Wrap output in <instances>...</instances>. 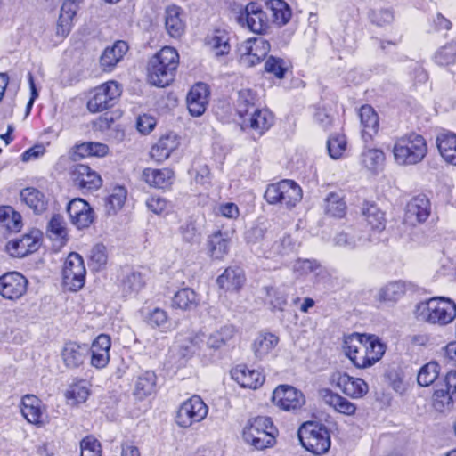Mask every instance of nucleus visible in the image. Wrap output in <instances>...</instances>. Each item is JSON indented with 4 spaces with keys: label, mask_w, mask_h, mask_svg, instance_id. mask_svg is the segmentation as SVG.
<instances>
[{
    "label": "nucleus",
    "mask_w": 456,
    "mask_h": 456,
    "mask_svg": "<svg viewBox=\"0 0 456 456\" xmlns=\"http://www.w3.org/2000/svg\"><path fill=\"white\" fill-rule=\"evenodd\" d=\"M385 159L384 152L379 149L365 148L361 154V165L372 175L383 169Z\"/></svg>",
    "instance_id": "obj_38"
},
{
    "label": "nucleus",
    "mask_w": 456,
    "mask_h": 456,
    "mask_svg": "<svg viewBox=\"0 0 456 456\" xmlns=\"http://www.w3.org/2000/svg\"><path fill=\"white\" fill-rule=\"evenodd\" d=\"M110 338L108 335H99L92 344L91 364L98 369L105 367L110 361Z\"/></svg>",
    "instance_id": "obj_27"
},
{
    "label": "nucleus",
    "mask_w": 456,
    "mask_h": 456,
    "mask_svg": "<svg viewBox=\"0 0 456 456\" xmlns=\"http://www.w3.org/2000/svg\"><path fill=\"white\" fill-rule=\"evenodd\" d=\"M252 113L249 112L248 118H244V124L249 125V126L257 131L259 134H263L265 131L269 129L273 125V117L267 110H257L254 109Z\"/></svg>",
    "instance_id": "obj_40"
},
{
    "label": "nucleus",
    "mask_w": 456,
    "mask_h": 456,
    "mask_svg": "<svg viewBox=\"0 0 456 456\" xmlns=\"http://www.w3.org/2000/svg\"><path fill=\"white\" fill-rule=\"evenodd\" d=\"M121 86L115 81H109L96 87L87 102L90 112H100L112 107L121 95Z\"/></svg>",
    "instance_id": "obj_11"
},
{
    "label": "nucleus",
    "mask_w": 456,
    "mask_h": 456,
    "mask_svg": "<svg viewBox=\"0 0 456 456\" xmlns=\"http://www.w3.org/2000/svg\"><path fill=\"white\" fill-rule=\"evenodd\" d=\"M364 344H366V354L369 358L370 366L379 361L386 351V346L375 335L362 334Z\"/></svg>",
    "instance_id": "obj_47"
},
{
    "label": "nucleus",
    "mask_w": 456,
    "mask_h": 456,
    "mask_svg": "<svg viewBox=\"0 0 456 456\" xmlns=\"http://www.w3.org/2000/svg\"><path fill=\"white\" fill-rule=\"evenodd\" d=\"M128 51L126 42L118 40L111 46L106 47L100 58L101 67L104 71H110L124 58Z\"/></svg>",
    "instance_id": "obj_30"
},
{
    "label": "nucleus",
    "mask_w": 456,
    "mask_h": 456,
    "mask_svg": "<svg viewBox=\"0 0 456 456\" xmlns=\"http://www.w3.org/2000/svg\"><path fill=\"white\" fill-rule=\"evenodd\" d=\"M174 173L169 168L154 169L145 168L142 171V179L151 187L165 189L171 185Z\"/></svg>",
    "instance_id": "obj_36"
},
{
    "label": "nucleus",
    "mask_w": 456,
    "mask_h": 456,
    "mask_svg": "<svg viewBox=\"0 0 456 456\" xmlns=\"http://www.w3.org/2000/svg\"><path fill=\"white\" fill-rule=\"evenodd\" d=\"M327 148L332 159H338L341 158L346 149L345 135L338 134L330 137L327 142Z\"/></svg>",
    "instance_id": "obj_61"
},
{
    "label": "nucleus",
    "mask_w": 456,
    "mask_h": 456,
    "mask_svg": "<svg viewBox=\"0 0 456 456\" xmlns=\"http://www.w3.org/2000/svg\"><path fill=\"white\" fill-rule=\"evenodd\" d=\"M318 394L325 404L338 413L353 416L356 411L357 407L354 403L329 388H322Z\"/></svg>",
    "instance_id": "obj_23"
},
{
    "label": "nucleus",
    "mask_w": 456,
    "mask_h": 456,
    "mask_svg": "<svg viewBox=\"0 0 456 456\" xmlns=\"http://www.w3.org/2000/svg\"><path fill=\"white\" fill-rule=\"evenodd\" d=\"M249 243H260V248L266 257L284 256L293 251L295 243L289 235H278L273 230L265 231L261 227H254L247 233Z\"/></svg>",
    "instance_id": "obj_2"
},
{
    "label": "nucleus",
    "mask_w": 456,
    "mask_h": 456,
    "mask_svg": "<svg viewBox=\"0 0 456 456\" xmlns=\"http://www.w3.org/2000/svg\"><path fill=\"white\" fill-rule=\"evenodd\" d=\"M428 153V145L423 136L415 133L397 138L393 147L395 161L400 166L416 165Z\"/></svg>",
    "instance_id": "obj_3"
},
{
    "label": "nucleus",
    "mask_w": 456,
    "mask_h": 456,
    "mask_svg": "<svg viewBox=\"0 0 456 456\" xmlns=\"http://www.w3.org/2000/svg\"><path fill=\"white\" fill-rule=\"evenodd\" d=\"M47 232L51 239L65 240L68 232L63 216L60 215L53 216L48 224Z\"/></svg>",
    "instance_id": "obj_55"
},
{
    "label": "nucleus",
    "mask_w": 456,
    "mask_h": 456,
    "mask_svg": "<svg viewBox=\"0 0 456 456\" xmlns=\"http://www.w3.org/2000/svg\"><path fill=\"white\" fill-rule=\"evenodd\" d=\"M456 401V370L449 371L433 394L432 405L438 412L450 411Z\"/></svg>",
    "instance_id": "obj_13"
},
{
    "label": "nucleus",
    "mask_w": 456,
    "mask_h": 456,
    "mask_svg": "<svg viewBox=\"0 0 456 456\" xmlns=\"http://www.w3.org/2000/svg\"><path fill=\"white\" fill-rule=\"evenodd\" d=\"M80 3L81 2L78 0H66L62 4L56 28L58 37H65L69 34L72 28L73 18L78 10Z\"/></svg>",
    "instance_id": "obj_29"
},
{
    "label": "nucleus",
    "mask_w": 456,
    "mask_h": 456,
    "mask_svg": "<svg viewBox=\"0 0 456 456\" xmlns=\"http://www.w3.org/2000/svg\"><path fill=\"white\" fill-rule=\"evenodd\" d=\"M90 395L89 387L86 381L82 380L69 387L66 392V398L72 405L85 403Z\"/></svg>",
    "instance_id": "obj_52"
},
{
    "label": "nucleus",
    "mask_w": 456,
    "mask_h": 456,
    "mask_svg": "<svg viewBox=\"0 0 456 456\" xmlns=\"http://www.w3.org/2000/svg\"><path fill=\"white\" fill-rule=\"evenodd\" d=\"M325 210L328 214L335 217H341L346 211V203L336 193H330L326 198Z\"/></svg>",
    "instance_id": "obj_57"
},
{
    "label": "nucleus",
    "mask_w": 456,
    "mask_h": 456,
    "mask_svg": "<svg viewBox=\"0 0 456 456\" xmlns=\"http://www.w3.org/2000/svg\"><path fill=\"white\" fill-rule=\"evenodd\" d=\"M71 222L78 228H86L94 221V211L83 199L77 198L69 201L67 207Z\"/></svg>",
    "instance_id": "obj_21"
},
{
    "label": "nucleus",
    "mask_w": 456,
    "mask_h": 456,
    "mask_svg": "<svg viewBox=\"0 0 456 456\" xmlns=\"http://www.w3.org/2000/svg\"><path fill=\"white\" fill-rule=\"evenodd\" d=\"M147 322L153 328H158L162 331H167L171 323L167 311L159 307H155L147 315Z\"/></svg>",
    "instance_id": "obj_53"
},
{
    "label": "nucleus",
    "mask_w": 456,
    "mask_h": 456,
    "mask_svg": "<svg viewBox=\"0 0 456 456\" xmlns=\"http://www.w3.org/2000/svg\"><path fill=\"white\" fill-rule=\"evenodd\" d=\"M359 118L362 127V138L367 142L378 133L379 117L371 106L364 105L360 109Z\"/></svg>",
    "instance_id": "obj_35"
},
{
    "label": "nucleus",
    "mask_w": 456,
    "mask_h": 456,
    "mask_svg": "<svg viewBox=\"0 0 456 456\" xmlns=\"http://www.w3.org/2000/svg\"><path fill=\"white\" fill-rule=\"evenodd\" d=\"M146 205L149 210L157 215H160L166 212L169 208L168 202L165 199L159 196H151L149 198Z\"/></svg>",
    "instance_id": "obj_63"
},
{
    "label": "nucleus",
    "mask_w": 456,
    "mask_h": 456,
    "mask_svg": "<svg viewBox=\"0 0 456 456\" xmlns=\"http://www.w3.org/2000/svg\"><path fill=\"white\" fill-rule=\"evenodd\" d=\"M237 22L256 34H264L270 28V20L263 6L256 2L248 3L237 16Z\"/></svg>",
    "instance_id": "obj_8"
},
{
    "label": "nucleus",
    "mask_w": 456,
    "mask_h": 456,
    "mask_svg": "<svg viewBox=\"0 0 456 456\" xmlns=\"http://www.w3.org/2000/svg\"><path fill=\"white\" fill-rule=\"evenodd\" d=\"M439 365L436 362H430L425 364L419 371L418 383L422 387L431 385L439 375Z\"/></svg>",
    "instance_id": "obj_56"
},
{
    "label": "nucleus",
    "mask_w": 456,
    "mask_h": 456,
    "mask_svg": "<svg viewBox=\"0 0 456 456\" xmlns=\"http://www.w3.org/2000/svg\"><path fill=\"white\" fill-rule=\"evenodd\" d=\"M298 439L304 448L314 454H323L330 447V435L326 428L305 422L297 431Z\"/></svg>",
    "instance_id": "obj_6"
},
{
    "label": "nucleus",
    "mask_w": 456,
    "mask_h": 456,
    "mask_svg": "<svg viewBox=\"0 0 456 456\" xmlns=\"http://www.w3.org/2000/svg\"><path fill=\"white\" fill-rule=\"evenodd\" d=\"M86 275L83 257L76 252L69 253L62 268L63 286L70 291H77L84 287Z\"/></svg>",
    "instance_id": "obj_9"
},
{
    "label": "nucleus",
    "mask_w": 456,
    "mask_h": 456,
    "mask_svg": "<svg viewBox=\"0 0 456 456\" xmlns=\"http://www.w3.org/2000/svg\"><path fill=\"white\" fill-rule=\"evenodd\" d=\"M272 401L281 410L290 411L300 409L305 403L304 394L289 385H280L273 392Z\"/></svg>",
    "instance_id": "obj_15"
},
{
    "label": "nucleus",
    "mask_w": 456,
    "mask_h": 456,
    "mask_svg": "<svg viewBox=\"0 0 456 456\" xmlns=\"http://www.w3.org/2000/svg\"><path fill=\"white\" fill-rule=\"evenodd\" d=\"M366 350L362 334H354L346 338L345 354L357 368L370 367Z\"/></svg>",
    "instance_id": "obj_19"
},
{
    "label": "nucleus",
    "mask_w": 456,
    "mask_h": 456,
    "mask_svg": "<svg viewBox=\"0 0 456 456\" xmlns=\"http://www.w3.org/2000/svg\"><path fill=\"white\" fill-rule=\"evenodd\" d=\"M418 317L432 324L445 325L456 317V305L447 297H433L417 308Z\"/></svg>",
    "instance_id": "obj_5"
},
{
    "label": "nucleus",
    "mask_w": 456,
    "mask_h": 456,
    "mask_svg": "<svg viewBox=\"0 0 456 456\" xmlns=\"http://www.w3.org/2000/svg\"><path fill=\"white\" fill-rule=\"evenodd\" d=\"M70 175L74 184L81 190L94 191L102 185L101 176L88 166L75 165Z\"/></svg>",
    "instance_id": "obj_20"
},
{
    "label": "nucleus",
    "mask_w": 456,
    "mask_h": 456,
    "mask_svg": "<svg viewBox=\"0 0 456 456\" xmlns=\"http://www.w3.org/2000/svg\"><path fill=\"white\" fill-rule=\"evenodd\" d=\"M219 287L227 291L239 290L245 282L243 271L239 267H228L216 280Z\"/></svg>",
    "instance_id": "obj_37"
},
{
    "label": "nucleus",
    "mask_w": 456,
    "mask_h": 456,
    "mask_svg": "<svg viewBox=\"0 0 456 456\" xmlns=\"http://www.w3.org/2000/svg\"><path fill=\"white\" fill-rule=\"evenodd\" d=\"M208 408L199 395H192L179 407L175 422L181 428H190L202 421L208 415Z\"/></svg>",
    "instance_id": "obj_10"
},
{
    "label": "nucleus",
    "mask_w": 456,
    "mask_h": 456,
    "mask_svg": "<svg viewBox=\"0 0 456 456\" xmlns=\"http://www.w3.org/2000/svg\"><path fill=\"white\" fill-rule=\"evenodd\" d=\"M279 338L273 333H261L253 342L252 349L258 359L266 357L278 345Z\"/></svg>",
    "instance_id": "obj_41"
},
{
    "label": "nucleus",
    "mask_w": 456,
    "mask_h": 456,
    "mask_svg": "<svg viewBox=\"0 0 456 456\" xmlns=\"http://www.w3.org/2000/svg\"><path fill=\"white\" fill-rule=\"evenodd\" d=\"M209 91L204 83L194 85L187 95V107L190 114L194 117L201 116L208 102Z\"/></svg>",
    "instance_id": "obj_22"
},
{
    "label": "nucleus",
    "mask_w": 456,
    "mask_h": 456,
    "mask_svg": "<svg viewBox=\"0 0 456 456\" xmlns=\"http://www.w3.org/2000/svg\"><path fill=\"white\" fill-rule=\"evenodd\" d=\"M431 211L430 202L424 195L411 199L405 209L403 222L405 224L415 227L428 218Z\"/></svg>",
    "instance_id": "obj_17"
},
{
    "label": "nucleus",
    "mask_w": 456,
    "mask_h": 456,
    "mask_svg": "<svg viewBox=\"0 0 456 456\" xmlns=\"http://www.w3.org/2000/svg\"><path fill=\"white\" fill-rule=\"evenodd\" d=\"M80 456H102L101 443L92 436L84 437L80 441Z\"/></svg>",
    "instance_id": "obj_60"
},
{
    "label": "nucleus",
    "mask_w": 456,
    "mask_h": 456,
    "mask_svg": "<svg viewBox=\"0 0 456 456\" xmlns=\"http://www.w3.org/2000/svg\"><path fill=\"white\" fill-rule=\"evenodd\" d=\"M126 199V191L124 187L118 186L115 187L112 190V192L109 196L107 200L106 208L108 209V212L110 214L116 213L118 210H119Z\"/></svg>",
    "instance_id": "obj_58"
},
{
    "label": "nucleus",
    "mask_w": 456,
    "mask_h": 456,
    "mask_svg": "<svg viewBox=\"0 0 456 456\" xmlns=\"http://www.w3.org/2000/svg\"><path fill=\"white\" fill-rule=\"evenodd\" d=\"M28 289V280L20 273L10 272L0 276V295L8 300H18Z\"/></svg>",
    "instance_id": "obj_16"
},
{
    "label": "nucleus",
    "mask_w": 456,
    "mask_h": 456,
    "mask_svg": "<svg viewBox=\"0 0 456 456\" xmlns=\"http://www.w3.org/2000/svg\"><path fill=\"white\" fill-rule=\"evenodd\" d=\"M41 232L31 231L20 239L11 240L6 245V250L13 257H24L37 250L40 245Z\"/></svg>",
    "instance_id": "obj_18"
},
{
    "label": "nucleus",
    "mask_w": 456,
    "mask_h": 456,
    "mask_svg": "<svg viewBox=\"0 0 456 456\" xmlns=\"http://www.w3.org/2000/svg\"><path fill=\"white\" fill-rule=\"evenodd\" d=\"M165 27L168 35L180 37L185 30L184 13L178 6H168L165 12Z\"/></svg>",
    "instance_id": "obj_31"
},
{
    "label": "nucleus",
    "mask_w": 456,
    "mask_h": 456,
    "mask_svg": "<svg viewBox=\"0 0 456 456\" xmlns=\"http://www.w3.org/2000/svg\"><path fill=\"white\" fill-rule=\"evenodd\" d=\"M269 204H281L289 208L302 199L301 188L292 180L269 184L265 192Z\"/></svg>",
    "instance_id": "obj_7"
},
{
    "label": "nucleus",
    "mask_w": 456,
    "mask_h": 456,
    "mask_svg": "<svg viewBox=\"0 0 456 456\" xmlns=\"http://www.w3.org/2000/svg\"><path fill=\"white\" fill-rule=\"evenodd\" d=\"M236 330L232 325L222 327L219 330L211 333L206 341L208 347L218 349L227 344L235 336Z\"/></svg>",
    "instance_id": "obj_49"
},
{
    "label": "nucleus",
    "mask_w": 456,
    "mask_h": 456,
    "mask_svg": "<svg viewBox=\"0 0 456 456\" xmlns=\"http://www.w3.org/2000/svg\"><path fill=\"white\" fill-rule=\"evenodd\" d=\"M145 285V279L140 272L127 271L121 280V289L126 296L137 294Z\"/></svg>",
    "instance_id": "obj_45"
},
{
    "label": "nucleus",
    "mask_w": 456,
    "mask_h": 456,
    "mask_svg": "<svg viewBox=\"0 0 456 456\" xmlns=\"http://www.w3.org/2000/svg\"><path fill=\"white\" fill-rule=\"evenodd\" d=\"M20 411L26 420L37 427H42L44 410L41 401L34 395H26L21 399Z\"/></svg>",
    "instance_id": "obj_26"
},
{
    "label": "nucleus",
    "mask_w": 456,
    "mask_h": 456,
    "mask_svg": "<svg viewBox=\"0 0 456 456\" xmlns=\"http://www.w3.org/2000/svg\"><path fill=\"white\" fill-rule=\"evenodd\" d=\"M265 69L267 72L273 73L278 78H282L287 70L285 61L282 59L273 56H270L267 59Z\"/></svg>",
    "instance_id": "obj_62"
},
{
    "label": "nucleus",
    "mask_w": 456,
    "mask_h": 456,
    "mask_svg": "<svg viewBox=\"0 0 456 456\" xmlns=\"http://www.w3.org/2000/svg\"><path fill=\"white\" fill-rule=\"evenodd\" d=\"M278 431L271 418L257 416L248 421L242 433L244 441L256 450L272 447Z\"/></svg>",
    "instance_id": "obj_4"
},
{
    "label": "nucleus",
    "mask_w": 456,
    "mask_h": 456,
    "mask_svg": "<svg viewBox=\"0 0 456 456\" xmlns=\"http://www.w3.org/2000/svg\"><path fill=\"white\" fill-rule=\"evenodd\" d=\"M265 7L272 12L273 21L279 27L286 25L291 19V10L283 0H267Z\"/></svg>",
    "instance_id": "obj_42"
},
{
    "label": "nucleus",
    "mask_w": 456,
    "mask_h": 456,
    "mask_svg": "<svg viewBox=\"0 0 456 456\" xmlns=\"http://www.w3.org/2000/svg\"><path fill=\"white\" fill-rule=\"evenodd\" d=\"M229 41V32L224 28H216L210 31L205 38L206 45L209 47L216 56L229 53L231 49Z\"/></svg>",
    "instance_id": "obj_33"
},
{
    "label": "nucleus",
    "mask_w": 456,
    "mask_h": 456,
    "mask_svg": "<svg viewBox=\"0 0 456 456\" xmlns=\"http://www.w3.org/2000/svg\"><path fill=\"white\" fill-rule=\"evenodd\" d=\"M156 126V120L150 115H141L136 121L137 130L142 134H150Z\"/></svg>",
    "instance_id": "obj_64"
},
{
    "label": "nucleus",
    "mask_w": 456,
    "mask_h": 456,
    "mask_svg": "<svg viewBox=\"0 0 456 456\" xmlns=\"http://www.w3.org/2000/svg\"><path fill=\"white\" fill-rule=\"evenodd\" d=\"M90 348L86 344L67 342L61 350V358L66 367L74 369L79 367L86 359Z\"/></svg>",
    "instance_id": "obj_24"
},
{
    "label": "nucleus",
    "mask_w": 456,
    "mask_h": 456,
    "mask_svg": "<svg viewBox=\"0 0 456 456\" xmlns=\"http://www.w3.org/2000/svg\"><path fill=\"white\" fill-rule=\"evenodd\" d=\"M178 61L179 55L175 48L163 47L149 61V82L159 87L168 86L174 79Z\"/></svg>",
    "instance_id": "obj_1"
},
{
    "label": "nucleus",
    "mask_w": 456,
    "mask_h": 456,
    "mask_svg": "<svg viewBox=\"0 0 456 456\" xmlns=\"http://www.w3.org/2000/svg\"><path fill=\"white\" fill-rule=\"evenodd\" d=\"M362 215L372 230L381 232L386 228V214L376 203L365 201L362 207Z\"/></svg>",
    "instance_id": "obj_34"
},
{
    "label": "nucleus",
    "mask_w": 456,
    "mask_h": 456,
    "mask_svg": "<svg viewBox=\"0 0 456 456\" xmlns=\"http://www.w3.org/2000/svg\"><path fill=\"white\" fill-rule=\"evenodd\" d=\"M232 378L241 387L257 389L265 382V376L257 370H250L245 365H238L231 371Z\"/></svg>",
    "instance_id": "obj_25"
},
{
    "label": "nucleus",
    "mask_w": 456,
    "mask_h": 456,
    "mask_svg": "<svg viewBox=\"0 0 456 456\" xmlns=\"http://www.w3.org/2000/svg\"><path fill=\"white\" fill-rule=\"evenodd\" d=\"M265 291L266 301L272 310L283 311L287 305V296L285 293L274 287H265Z\"/></svg>",
    "instance_id": "obj_54"
},
{
    "label": "nucleus",
    "mask_w": 456,
    "mask_h": 456,
    "mask_svg": "<svg viewBox=\"0 0 456 456\" xmlns=\"http://www.w3.org/2000/svg\"><path fill=\"white\" fill-rule=\"evenodd\" d=\"M405 293V286L401 281L390 282L382 287L376 298L382 303H395L398 301Z\"/></svg>",
    "instance_id": "obj_46"
},
{
    "label": "nucleus",
    "mask_w": 456,
    "mask_h": 456,
    "mask_svg": "<svg viewBox=\"0 0 456 456\" xmlns=\"http://www.w3.org/2000/svg\"><path fill=\"white\" fill-rule=\"evenodd\" d=\"M362 241L358 232L353 228H347L337 233L333 239L334 245L345 249H354Z\"/></svg>",
    "instance_id": "obj_50"
},
{
    "label": "nucleus",
    "mask_w": 456,
    "mask_h": 456,
    "mask_svg": "<svg viewBox=\"0 0 456 456\" xmlns=\"http://www.w3.org/2000/svg\"><path fill=\"white\" fill-rule=\"evenodd\" d=\"M199 302V296L193 289L183 288L174 295L171 307L183 311H192L198 307Z\"/></svg>",
    "instance_id": "obj_39"
},
{
    "label": "nucleus",
    "mask_w": 456,
    "mask_h": 456,
    "mask_svg": "<svg viewBox=\"0 0 456 456\" xmlns=\"http://www.w3.org/2000/svg\"><path fill=\"white\" fill-rule=\"evenodd\" d=\"M20 198L36 213H41L46 209L47 200L45 195L35 188L23 189L20 191Z\"/></svg>",
    "instance_id": "obj_44"
},
{
    "label": "nucleus",
    "mask_w": 456,
    "mask_h": 456,
    "mask_svg": "<svg viewBox=\"0 0 456 456\" xmlns=\"http://www.w3.org/2000/svg\"><path fill=\"white\" fill-rule=\"evenodd\" d=\"M294 272L298 275L304 276L314 273L316 276L322 273L321 265L315 260L299 259L294 265Z\"/></svg>",
    "instance_id": "obj_59"
},
{
    "label": "nucleus",
    "mask_w": 456,
    "mask_h": 456,
    "mask_svg": "<svg viewBox=\"0 0 456 456\" xmlns=\"http://www.w3.org/2000/svg\"><path fill=\"white\" fill-rule=\"evenodd\" d=\"M179 146V139L174 133L161 136L151 149V158L157 162L167 159L171 153Z\"/></svg>",
    "instance_id": "obj_28"
},
{
    "label": "nucleus",
    "mask_w": 456,
    "mask_h": 456,
    "mask_svg": "<svg viewBox=\"0 0 456 456\" xmlns=\"http://www.w3.org/2000/svg\"><path fill=\"white\" fill-rule=\"evenodd\" d=\"M156 375L152 371H145L140 375L135 382L134 395L139 399H143L154 392Z\"/></svg>",
    "instance_id": "obj_48"
},
{
    "label": "nucleus",
    "mask_w": 456,
    "mask_h": 456,
    "mask_svg": "<svg viewBox=\"0 0 456 456\" xmlns=\"http://www.w3.org/2000/svg\"><path fill=\"white\" fill-rule=\"evenodd\" d=\"M330 383L353 399L362 398L369 391L368 384L363 379L351 377L346 372H333L330 377Z\"/></svg>",
    "instance_id": "obj_14"
},
{
    "label": "nucleus",
    "mask_w": 456,
    "mask_h": 456,
    "mask_svg": "<svg viewBox=\"0 0 456 456\" xmlns=\"http://www.w3.org/2000/svg\"><path fill=\"white\" fill-rule=\"evenodd\" d=\"M256 101V94L248 88H244L239 91L237 100V112L241 118H246L250 112V110L255 109Z\"/></svg>",
    "instance_id": "obj_51"
},
{
    "label": "nucleus",
    "mask_w": 456,
    "mask_h": 456,
    "mask_svg": "<svg viewBox=\"0 0 456 456\" xmlns=\"http://www.w3.org/2000/svg\"><path fill=\"white\" fill-rule=\"evenodd\" d=\"M208 248L212 258L222 259L228 253L229 240L227 234L220 231L213 233L208 238Z\"/></svg>",
    "instance_id": "obj_43"
},
{
    "label": "nucleus",
    "mask_w": 456,
    "mask_h": 456,
    "mask_svg": "<svg viewBox=\"0 0 456 456\" xmlns=\"http://www.w3.org/2000/svg\"><path fill=\"white\" fill-rule=\"evenodd\" d=\"M436 146L444 160L456 166V134L444 131L436 136Z\"/></svg>",
    "instance_id": "obj_32"
},
{
    "label": "nucleus",
    "mask_w": 456,
    "mask_h": 456,
    "mask_svg": "<svg viewBox=\"0 0 456 456\" xmlns=\"http://www.w3.org/2000/svg\"><path fill=\"white\" fill-rule=\"evenodd\" d=\"M271 49L270 43L263 37L248 38L239 46L240 61L246 67L258 64Z\"/></svg>",
    "instance_id": "obj_12"
}]
</instances>
